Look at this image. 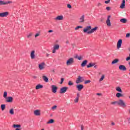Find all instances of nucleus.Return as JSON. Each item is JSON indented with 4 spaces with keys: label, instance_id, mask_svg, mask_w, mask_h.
Returning a JSON list of instances; mask_svg holds the SVG:
<instances>
[{
    "label": "nucleus",
    "instance_id": "nucleus-45",
    "mask_svg": "<svg viewBox=\"0 0 130 130\" xmlns=\"http://www.w3.org/2000/svg\"><path fill=\"white\" fill-rule=\"evenodd\" d=\"M56 106H54L51 108V109L54 110V109H56Z\"/></svg>",
    "mask_w": 130,
    "mask_h": 130
},
{
    "label": "nucleus",
    "instance_id": "nucleus-25",
    "mask_svg": "<svg viewBox=\"0 0 130 130\" xmlns=\"http://www.w3.org/2000/svg\"><path fill=\"white\" fill-rule=\"evenodd\" d=\"M95 66V63H89L88 65H87V68H92V67H94Z\"/></svg>",
    "mask_w": 130,
    "mask_h": 130
},
{
    "label": "nucleus",
    "instance_id": "nucleus-61",
    "mask_svg": "<svg viewBox=\"0 0 130 130\" xmlns=\"http://www.w3.org/2000/svg\"><path fill=\"white\" fill-rule=\"evenodd\" d=\"M15 130H21V129L19 128H17L15 129Z\"/></svg>",
    "mask_w": 130,
    "mask_h": 130
},
{
    "label": "nucleus",
    "instance_id": "nucleus-1",
    "mask_svg": "<svg viewBox=\"0 0 130 130\" xmlns=\"http://www.w3.org/2000/svg\"><path fill=\"white\" fill-rule=\"evenodd\" d=\"M111 104L112 105H115V104H117L123 108H125V107H126V104H125V102L121 99L119 100L118 101L112 102L111 103Z\"/></svg>",
    "mask_w": 130,
    "mask_h": 130
},
{
    "label": "nucleus",
    "instance_id": "nucleus-32",
    "mask_svg": "<svg viewBox=\"0 0 130 130\" xmlns=\"http://www.w3.org/2000/svg\"><path fill=\"white\" fill-rule=\"evenodd\" d=\"M1 109L2 111H4L6 109V105L5 104L1 105Z\"/></svg>",
    "mask_w": 130,
    "mask_h": 130
},
{
    "label": "nucleus",
    "instance_id": "nucleus-7",
    "mask_svg": "<svg viewBox=\"0 0 130 130\" xmlns=\"http://www.w3.org/2000/svg\"><path fill=\"white\" fill-rule=\"evenodd\" d=\"M52 53H55L56 50H58L59 49V45L56 44L53 47Z\"/></svg>",
    "mask_w": 130,
    "mask_h": 130
},
{
    "label": "nucleus",
    "instance_id": "nucleus-9",
    "mask_svg": "<svg viewBox=\"0 0 130 130\" xmlns=\"http://www.w3.org/2000/svg\"><path fill=\"white\" fill-rule=\"evenodd\" d=\"M110 18H111V16L110 15H109L106 20V24L108 27L111 26V22H110Z\"/></svg>",
    "mask_w": 130,
    "mask_h": 130
},
{
    "label": "nucleus",
    "instance_id": "nucleus-24",
    "mask_svg": "<svg viewBox=\"0 0 130 130\" xmlns=\"http://www.w3.org/2000/svg\"><path fill=\"white\" fill-rule=\"evenodd\" d=\"M42 78L44 82H46V83H48V78H47V77H46V76H43Z\"/></svg>",
    "mask_w": 130,
    "mask_h": 130
},
{
    "label": "nucleus",
    "instance_id": "nucleus-20",
    "mask_svg": "<svg viewBox=\"0 0 130 130\" xmlns=\"http://www.w3.org/2000/svg\"><path fill=\"white\" fill-rule=\"evenodd\" d=\"M30 58L31 59L35 58V51L33 50L30 53Z\"/></svg>",
    "mask_w": 130,
    "mask_h": 130
},
{
    "label": "nucleus",
    "instance_id": "nucleus-63",
    "mask_svg": "<svg viewBox=\"0 0 130 130\" xmlns=\"http://www.w3.org/2000/svg\"><path fill=\"white\" fill-rule=\"evenodd\" d=\"M41 130H45V129H44V128H42Z\"/></svg>",
    "mask_w": 130,
    "mask_h": 130
},
{
    "label": "nucleus",
    "instance_id": "nucleus-54",
    "mask_svg": "<svg viewBox=\"0 0 130 130\" xmlns=\"http://www.w3.org/2000/svg\"><path fill=\"white\" fill-rule=\"evenodd\" d=\"M32 78H33V79H37V76H32Z\"/></svg>",
    "mask_w": 130,
    "mask_h": 130
},
{
    "label": "nucleus",
    "instance_id": "nucleus-26",
    "mask_svg": "<svg viewBox=\"0 0 130 130\" xmlns=\"http://www.w3.org/2000/svg\"><path fill=\"white\" fill-rule=\"evenodd\" d=\"M116 97H117V98H119L120 97H123V94L118 92L116 94Z\"/></svg>",
    "mask_w": 130,
    "mask_h": 130
},
{
    "label": "nucleus",
    "instance_id": "nucleus-11",
    "mask_svg": "<svg viewBox=\"0 0 130 130\" xmlns=\"http://www.w3.org/2000/svg\"><path fill=\"white\" fill-rule=\"evenodd\" d=\"M9 16V13L8 12H5L3 13H0V18H5Z\"/></svg>",
    "mask_w": 130,
    "mask_h": 130
},
{
    "label": "nucleus",
    "instance_id": "nucleus-15",
    "mask_svg": "<svg viewBox=\"0 0 130 130\" xmlns=\"http://www.w3.org/2000/svg\"><path fill=\"white\" fill-rule=\"evenodd\" d=\"M98 29L97 26H95L93 28H91L89 31H88V34H92V33H94L95 31H96Z\"/></svg>",
    "mask_w": 130,
    "mask_h": 130
},
{
    "label": "nucleus",
    "instance_id": "nucleus-31",
    "mask_svg": "<svg viewBox=\"0 0 130 130\" xmlns=\"http://www.w3.org/2000/svg\"><path fill=\"white\" fill-rule=\"evenodd\" d=\"M3 97L6 99V98H8V92L5 91L3 94Z\"/></svg>",
    "mask_w": 130,
    "mask_h": 130
},
{
    "label": "nucleus",
    "instance_id": "nucleus-58",
    "mask_svg": "<svg viewBox=\"0 0 130 130\" xmlns=\"http://www.w3.org/2000/svg\"><path fill=\"white\" fill-rule=\"evenodd\" d=\"M66 44H69V43H70V42L69 41H67L66 42Z\"/></svg>",
    "mask_w": 130,
    "mask_h": 130
},
{
    "label": "nucleus",
    "instance_id": "nucleus-4",
    "mask_svg": "<svg viewBox=\"0 0 130 130\" xmlns=\"http://www.w3.org/2000/svg\"><path fill=\"white\" fill-rule=\"evenodd\" d=\"M51 91L54 94H55L57 91V87L55 85H52L51 86Z\"/></svg>",
    "mask_w": 130,
    "mask_h": 130
},
{
    "label": "nucleus",
    "instance_id": "nucleus-60",
    "mask_svg": "<svg viewBox=\"0 0 130 130\" xmlns=\"http://www.w3.org/2000/svg\"><path fill=\"white\" fill-rule=\"evenodd\" d=\"M94 69H97V66L96 65H94L93 66Z\"/></svg>",
    "mask_w": 130,
    "mask_h": 130
},
{
    "label": "nucleus",
    "instance_id": "nucleus-34",
    "mask_svg": "<svg viewBox=\"0 0 130 130\" xmlns=\"http://www.w3.org/2000/svg\"><path fill=\"white\" fill-rule=\"evenodd\" d=\"M54 122V120L53 119H50L48 122H47V123L49 124V123H53Z\"/></svg>",
    "mask_w": 130,
    "mask_h": 130
},
{
    "label": "nucleus",
    "instance_id": "nucleus-37",
    "mask_svg": "<svg viewBox=\"0 0 130 130\" xmlns=\"http://www.w3.org/2000/svg\"><path fill=\"white\" fill-rule=\"evenodd\" d=\"M68 85L69 86H73V85H74V83H73V82H72L71 81H70L68 82Z\"/></svg>",
    "mask_w": 130,
    "mask_h": 130
},
{
    "label": "nucleus",
    "instance_id": "nucleus-5",
    "mask_svg": "<svg viewBox=\"0 0 130 130\" xmlns=\"http://www.w3.org/2000/svg\"><path fill=\"white\" fill-rule=\"evenodd\" d=\"M75 61H74V58H69L67 61V66H71L74 63Z\"/></svg>",
    "mask_w": 130,
    "mask_h": 130
},
{
    "label": "nucleus",
    "instance_id": "nucleus-49",
    "mask_svg": "<svg viewBox=\"0 0 130 130\" xmlns=\"http://www.w3.org/2000/svg\"><path fill=\"white\" fill-rule=\"evenodd\" d=\"M38 36H39V34H36V35L35 36V38H36V37H38Z\"/></svg>",
    "mask_w": 130,
    "mask_h": 130
},
{
    "label": "nucleus",
    "instance_id": "nucleus-16",
    "mask_svg": "<svg viewBox=\"0 0 130 130\" xmlns=\"http://www.w3.org/2000/svg\"><path fill=\"white\" fill-rule=\"evenodd\" d=\"M85 22V15H82L79 18V23H84Z\"/></svg>",
    "mask_w": 130,
    "mask_h": 130
},
{
    "label": "nucleus",
    "instance_id": "nucleus-8",
    "mask_svg": "<svg viewBox=\"0 0 130 130\" xmlns=\"http://www.w3.org/2000/svg\"><path fill=\"white\" fill-rule=\"evenodd\" d=\"M13 2L12 1H8L5 2L2 0H0V6H5V5H8V4H12Z\"/></svg>",
    "mask_w": 130,
    "mask_h": 130
},
{
    "label": "nucleus",
    "instance_id": "nucleus-48",
    "mask_svg": "<svg viewBox=\"0 0 130 130\" xmlns=\"http://www.w3.org/2000/svg\"><path fill=\"white\" fill-rule=\"evenodd\" d=\"M105 4H109L110 3V0H108L105 2Z\"/></svg>",
    "mask_w": 130,
    "mask_h": 130
},
{
    "label": "nucleus",
    "instance_id": "nucleus-43",
    "mask_svg": "<svg viewBox=\"0 0 130 130\" xmlns=\"http://www.w3.org/2000/svg\"><path fill=\"white\" fill-rule=\"evenodd\" d=\"M128 37H130V33H128L126 35V38H128Z\"/></svg>",
    "mask_w": 130,
    "mask_h": 130
},
{
    "label": "nucleus",
    "instance_id": "nucleus-41",
    "mask_svg": "<svg viewBox=\"0 0 130 130\" xmlns=\"http://www.w3.org/2000/svg\"><path fill=\"white\" fill-rule=\"evenodd\" d=\"M63 81H64V78H61L60 83L62 84V83H63Z\"/></svg>",
    "mask_w": 130,
    "mask_h": 130
},
{
    "label": "nucleus",
    "instance_id": "nucleus-3",
    "mask_svg": "<svg viewBox=\"0 0 130 130\" xmlns=\"http://www.w3.org/2000/svg\"><path fill=\"white\" fill-rule=\"evenodd\" d=\"M91 29H92V27L90 25L87 26L83 29V32L88 34V32L91 31Z\"/></svg>",
    "mask_w": 130,
    "mask_h": 130
},
{
    "label": "nucleus",
    "instance_id": "nucleus-57",
    "mask_svg": "<svg viewBox=\"0 0 130 130\" xmlns=\"http://www.w3.org/2000/svg\"><path fill=\"white\" fill-rule=\"evenodd\" d=\"M96 95H97L98 96H101V93H96Z\"/></svg>",
    "mask_w": 130,
    "mask_h": 130
},
{
    "label": "nucleus",
    "instance_id": "nucleus-53",
    "mask_svg": "<svg viewBox=\"0 0 130 130\" xmlns=\"http://www.w3.org/2000/svg\"><path fill=\"white\" fill-rule=\"evenodd\" d=\"M48 33H52V32H53V30H48Z\"/></svg>",
    "mask_w": 130,
    "mask_h": 130
},
{
    "label": "nucleus",
    "instance_id": "nucleus-44",
    "mask_svg": "<svg viewBox=\"0 0 130 130\" xmlns=\"http://www.w3.org/2000/svg\"><path fill=\"white\" fill-rule=\"evenodd\" d=\"M126 61H128V60H130V56L129 55V56L127 57L126 58Z\"/></svg>",
    "mask_w": 130,
    "mask_h": 130
},
{
    "label": "nucleus",
    "instance_id": "nucleus-55",
    "mask_svg": "<svg viewBox=\"0 0 130 130\" xmlns=\"http://www.w3.org/2000/svg\"><path fill=\"white\" fill-rule=\"evenodd\" d=\"M112 125H115V123L114 122H111Z\"/></svg>",
    "mask_w": 130,
    "mask_h": 130
},
{
    "label": "nucleus",
    "instance_id": "nucleus-36",
    "mask_svg": "<svg viewBox=\"0 0 130 130\" xmlns=\"http://www.w3.org/2000/svg\"><path fill=\"white\" fill-rule=\"evenodd\" d=\"M90 83H91V80H86L85 81L84 84H90Z\"/></svg>",
    "mask_w": 130,
    "mask_h": 130
},
{
    "label": "nucleus",
    "instance_id": "nucleus-27",
    "mask_svg": "<svg viewBox=\"0 0 130 130\" xmlns=\"http://www.w3.org/2000/svg\"><path fill=\"white\" fill-rule=\"evenodd\" d=\"M119 61V60L118 59H115L113 60L111 64H114L115 63H117Z\"/></svg>",
    "mask_w": 130,
    "mask_h": 130
},
{
    "label": "nucleus",
    "instance_id": "nucleus-2",
    "mask_svg": "<svg viewBox=\"0 0 130 130\" xmlns=\"http://www.w3.org/2000/svg\"><path fill=\"white\" fill-rule=\"evenodd\" d=\"M85 81V79H84V77L79 76L76 79V84H80V83H83Z\"/></svg>",
    "mask_w": 130,
    "mask_h": 130
},
{
    "label": "nucleus",
    "instance_id": "nucleus-39",
    "mask_svg": "<svg viewBox=\"0 0 130 130\" xmlns=\"http://www.w3.org/2000/svg\"><path fill=\"white\" fill-rule=\"evenodd\" d=\"M74 102L75 103H78V102H79V98H76L75 100H74Z\"/></svg>",
    "mask_w": 130,
    "mask_h": 130
},
{
    "label": "nucleus",
    "instance_id": "nucleus-19",
    "mask_svg": "<svg viewBox=\"0 0 130 130\" xmlns=\"http://www.w3.org/2000/svg\"><path fill=\"white\" fill-rule=\"evenodd\" d=\"M125 7V0H122V3L120 6V9H124Z\"/></svg>",
    "mask_w": 130,
    "mask_h": 130
},
{
    "label": "nucleus",
    "instance_id": "nucleus-47",
    "mask_svg": "<svg viewBox=\"0 0 130 130\" xmlns=\"http://www.w3.org/2000/svg\"><path fill=\"white\" fill-rule=\"evenodd\" d=\"M106 9L107 10V11H110V7H107Z\"/></svg>",
    "mask_w": 130,
    "mask_h": 130
},
{
    "label": "nucleus",
    "instance_id": "nucleus-13",
    "mask_svg": "<svg viewBox=\"0 0 130 130\" xmlns=\"http://www.w3.org/2000/svg\"><path fill=\"white\" fill-rule=\"evenodd\" d=\"M44 66H45V63L43 62L39 64V69L40 71H42V70H44Z\"/></svg>",
    "mask_w": 130,
    "mask_h": 130
},
{
    "label": "nucleus",
    "instance_id": "nucleus-23",
    "mask_svg": "<svg viewBox=\"0 0 130 130\" xmlns=\"http://www.w3.org/2000/svg\"><path fill=\"white\" fill-rule=\"evenodd\" d=\"M43 88V85L41 84H38L36 86V90H39V89H42Z\"/></svg>",
    "mask_w": 130,
    "mask_h": 130
},
{
    "label": "nucleus",
    "instance_id": "nucleus-35",
    "mask_svg": "<svg viewBox=\"0 0 130 130\" xmlns=\"http://www.w3.org/2000/svg\"><path fill=\"white\" fill-rule=\"evenodd\" d=\"M104 78H105V76L102 75L101 78L100 79V82L103 81V80H104Z\"/></svg>",
    "mask_w": 130,
    "mask_h": 130
},
{
    "label": "nucleus",
    "instance_id": "nucleus-50",
    "mask_svg": "<svg viewBox=\"0 0 130 130\" xmlns=\"http://www.w3.org/2000/svg\"><path fill=\"white\" fill-rule=\"evenodd\" d=\"M127 120L128 121V123H130V118H127Z\"/></svg>",
    "mask_w": 130,
    "mask_h": 130
},
{
    "label": "nucleus",
    "instance_id": "nucleus-21",
    "mask_svg": "<svg viewBox=\"0 0 130 130\" xmlns=\"http://www.w3.org/2000/svg\"><path fill=\"white\" fill-rule=\"evenodd\" d=\"M77 88L78 91H81L84 88V85L82 84H79L77 86Z\"/></svg>",
    "mask_w": 130,
    "mask_h": 130
},
{
    "label": "nucleus",
    "instance_id": "nucleus-28",
    "mask_svg": "<svg viewBox=\"0 0 130 130\" xmlns=\"http://www.w3.org/2000/svg\"><path fill=\"white\" fill-rule=\"evenodd\" d=\"M127 21V20L125 18H122L120 20V22H121V23H123L124 24H125Z\"/></svg>",
    "mask_w": 130,
    "mask_h": 130
},
{
    "label": "nucleus",
    "instance_id": "nucleus-14",
    "mask_svg": "<svg viewBox=\"0 0 130 130\" xmlns=\"http://www.w3.org/2000/svg\"><path fill=\"white\" fill-rule=\"evenodd\" d=\"M54 20H55V21H62V20H63V16L62 15L57 16L54 18Z\"/></svg>",
    "mask_w": 130,
    "mask_h": 130
},
{
    "label": "nucleus",
    "instance_id": "nucleus-18",
    "mask_svg": "<svg viewBox=\"0 0 130 130\" xmlns=\"http://www.w3.org/2000/svg\"><path fill=\"white\" fill-rule=\"evenodd\" d=\"M119 70H120V71H126V68H125L124 65H120L119 66Z\"/></svg>",
    "mask_w": 130,
    "mask_h": 130
},
{
    "label": "nucleus",
    "instance_id": "nucleus-56",
    "mask_svg": "<svg viewBox=\"0 0 130 130\" xmlns=\"http://www.w3.org/2000/svg\"><path fill=\"white\" fill-rule=\"evenodd\" d=\"M100 6H101V3H98V7H100Z\"/></svg>",
    "mask_w": 130,
    "mask_h": 130
},
{
    "label": "nucleus",
    "instance_id": "nucleus-29",
    "mask_svg": "<svg viewBox=\"0 0 130 130\" xmlns=\"http://www.w3.org/2000/svg\"><path fill=\"white\" fill-rule=\"evenodd\" d=\"M10 114H11V115H14L15 114V112L14 111V108H12L9 111Z\"/></svg>",
    "mask_w": 130,
    "mask_h": 130
},
{
    "label": "nucleus",
    "instance_id": "nucleus-33",
    "mask_svg": "<svg viewBox=\"0 0 130 130\" xmlns=\"http://www.w3.org/2000/svg\"><path fill=\"white\" fill-rule=\"evenodd\" d=\"M13 127H14V128L21 127V125H20V124H13Z\"/></svg>",
    "mask_w": 130,
    "mask_h": 130
},
{
    "label": "nucleus",
    "instance_id": "nucleus-10",
    "mask_svg": "<svg viewBox=\"0 0 130 130\" xmlns=\"http://www.w3.org/2000/svg\"><path fill=\"white\" fill-rule=\"evenodd\" d=\"M68 89H69V87H63L61 88L60 90V94H63V93H66L67 91H68Z\"/></svg>",
    "mask_w": 130,
    "mask_h": 130
},
{
    "label": "nucleus",
    "instance_id": "nucleus-6",
    "mask_svg": "<svg viewBox=\"0 0 130 130\" xmlns=\"http://www.w3.org/2000/svg\"><path fill=\"white\" fill-rule=\"evenodd\" d=\"M6 99V102L7 103H12L14 101V98L12 96L7 97Z\"/></svg>",
    "mask_w": 130,
    "mask_h": 130
},
{
    "label": "nucleus",
    "instance_id": "nucleus-38",
    "mask_svg": "<svg viewBox=\"0 0 130 130\" xmlns=\"http://www.w3.org/2000/svg\"><path fill=\"white\" fill-rule=\"evenodd\" d=\"M32 35H33V34H32V32H30L28 35H27V38H30V37H31L32 36Z\"/></svg>",
    "mask_w": 130,
    "mask_h": 130
},
{
    "label": "nucleus",
    "instance_id": "nucleus-62",
    "mask_svg": "<svg viewBox=\"0 0 130 130\" xmlns=\"http://www.w3.org/2000/svg\"><path fill=\"white\" fill-rule=\"evenodd\" d=\"M128 64H129V66L130 67V62H128Z\"/></svg>",
    "mask_w": 130,
    "mask_h": 130
},
{
    "label": "nucleus",
    "instance_id": "nucleus-52",
    "mask_svg": "<svg viewBox=\"0 0 130 130\" xmlns=\"http://www.w3.org/2000/svg\"><path fill=\"white\" fill-rule=\"evenodd\" d=\"M77 96L76 97L77 98H80V93H77Z\"/></svg>",
    "mask_w": 130,
    "mask_h": 130
},
{
    "label": "nucleus",
    "instance_id": "nucleus-59",
    "mask_svg": "<svg viewBox=\"0 0 130 130\" xmlns=\"http://www.w3.org/2000/svg\"><path fill=\"white\" fill-rule=\"evenodd\" d=\"M49 56V54L47 53V54H46V57H48Z\"/></svg>",
    "mask_w": 130,
    "mask_h": 130
},
{
    "label": "nucleus",
    "instance_id": "nucleus-40",
    "mask_svg": "<svg viewBox=\"0 0 130 130\" xmlns=\"http://www.w3.org/2000/svg\"><path fill=\"white\" fill-rule=\"evenodd\" d=\"M83 28L82 26H78L75 28V30H78V29Z\"/></svg>",
    "mask_w": 130,
    "mask_h": 130
},
{
    "label": "nucleus",
    "instance_id": "nucleus-22",
    "mask_svg": "<svg viewBox=\"0 0 130 130\" xmlns=\"http://www.w3.org/2000/svg\"><path fill=\"white\" fill-rule=\"evenodd\" d=\"M88 63V60H84L82 63H81V67L82 68H84V67H86V65Z\"/></svg>",
    "mask_w": 130,
    "mask_h": 130
},
{
    "label": "nucleus",
    "instance_id": "nucleus-64",
    "mask_svg": "<svg viewBox=\"0 0 130 130\" xmlns=\"http://www.w3.org/2000/svg\"><path fill=\"white\" fill-rule=\"evenodd\" d=\"M129 113H130V110H129Z\"/></svg>",
    "mask_w": 130,
    "mask_h": 130
},
{
    "label": "nucleus",
    "instance_id": "nucleus-12",
    "mask_svg": "<svg viewBox=\"0 0 130 130\" xmlns=\"http://www.w3.org/2000/svg\"><path fill=\"white\" fill-rule=\"evenodd\" d=\"M121 44H122V40L120 39L118 41L117 43V48L119 49L121 47Z\"/></svg>",
    "mask_w": 130,
    "mask_h": 130
},
{
    "label": "nucleus",
    "instance_id": "nucleus-17",
    "mask_svg": "<svg viewBox=\"0 0 130 130\" xmlns=\"http://www.w3.org/2000/svg\"><path fill=\"white\" fill-rule=\"evenodd\" d=\"M34 114L36 116H40L41 113H40V110H36L34 111Z\"/></svg>",
    "mask_w": 130,
    "mask_h": 130
},
{
    "label": "nucleus",
    "instance_id": "nucleus-42",
    "mask_svg": "<svg viewBox=\"0 0 130 130\" xmlns=\"http://www.w3.org/2000/svg\"><path fill=\"white\" fill-rule=\"evenodd\" d=\"M67 7L68 8V9H72V5H71V4H68Z\"/></svg>",
    "mask_w": 130,
    "mask_h": 130
},
{
    "label": "nucleus",
    "instance_id": "nucleus-51",
    "mask_svg": "<svg viewBox=\"0 0 130 130\" xmlns=\"http://www.w3.org/2000/svg\"><path fill=\"white\" fill-rule=\"evenodd\" d=\"M81 130H84V125H81Z\"/></svg>",
    "mask_w": 130,
    "mask_h": 130
},
{
    "label": "nucleus",
    "instance_id": "nucleus-46",
    "mask_svg": "<svg viewBox=\"0 0 130 130\" xmlns=\"http://www.w3.org/2000/svg\"><path fill=\"white\" fill-rule=\"evenodd\" d=\"M77 58L79 60H82V57H81V56L77 57Z\"/></svg>",
    "mask_w": 130,
    "mask_h": 130
},
{
    "label": "nucleus",
    "instance_id": "nucleus-30",
    "mask_svg": "<svg viewBox=\"0 0 130 130\" xmlns=\"http://www.w3.org/2000/svg\"><path fill=\"white\" fill-rule=\"evenodd\" d=\"M116 91H117V92H119L120 93H122V90H121V88L120 87H117L116 88Z\"/></svg>",
    "mask_w": 130,
    "mask_h": 130
}]
</instances>
